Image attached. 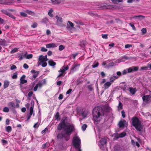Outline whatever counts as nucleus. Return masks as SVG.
Segmentation results:
<instances>
[{"mask_svg":"<svg viewBox=\"0 0 151 151\" xmlns=\"http://www.w3.org/2000/svg\"><path fill=\"white\" fill-rule=\"evenodd\" d=\"M42 83L40 81H39L34 88L33 89L34 91H36L37 89L38 88H41L42 86Z\"/></svg>","mask_w":151,"mask_h":151,"instance_id":"nucleus-10","label":"nucleus"},{"mask_svg":"<svg viewBox=\"0 0 151 151\" xmlns=\"http://www.w3.org/2000/svg\"><path fill=\"white\" fill-rule=\"evenodd\" d=\"M49 146V143L46 142L45 143L43 144L42 146V149H45L46 148L48 147Z\"/></svg>","mask_w":151,"mask_h":151,"instance_id":"nucleus-26","label":"nucleus"},{"mask_svg":"<svg viewBox=\"0 0 151 151\" xmlns=\"http://www.w3.org/2000/svg\"><path fill=\"white\" fill-rule=\"evenodd\" d=\"M132 125L134 126L136 129L141 132L142 129V127L141 124V121L137 117H133L132 118Z\"/></svg>","mask_w":151,"mask_h":151,"instance_id":"nucleus-3","label":"nucleus"},{"mask_svg":"<svg viewBox=\"0 0 151 151\" xmlns=\"http://www.w3.org/2000/svg\"><path fill=\"white\" fill-rule=\"evenodd\" d=\"M33 92L32 91H30L28 93V96L29 97H31L33 95Z\"/></svg>","mask_w":151,"mask_h":151,"instance_id":"nucleus-58","label":"nucleus"},{"mask_svg":"<svg viewBox=\"0 0 151 151\" xmlns=\"http://www.w3.org/2000/svg\"><path fill=\"white\" fill-rule=\"evenodd\" d=\"M59 118H60L59 113L58 112H57L56 113V114L55 116V119L57 120H59Z\"/></svg>","mask_w":151,"mask_h":151,"instance_id":"nucleus-35","label":"nucleus"},{"mask_svg":"<svg viewBox=\"0 0 151 151\" xmlns=\"http://www.w3.org/2000/svg\"><path fill=\"white\" fill-rule=\"evenodd\" d=\"M141 31L142 35H145L147 32V29L145 28H143Z\"/></svg>","mask_w":151,"mask_h":151,"instance_id":"nucleus-37","label":"nucleus"},{"mask_svg":"<svg viewBox=\"0 0 151 151\" xmlns=\"http://www.w3.org/2000/svg\"><path fill=\"white\" fill-rule=\"evenodd\" d=\"M47 57V55H45L44 56H43L42 55H40L39 56L38 58V60L40 61V62L38 63V65H40L41 63L43 61H46L48 60Z\"/></svg>","mask_w":151,"mask_h":151,"instance_id":"nucleus-7","label":"nucleus"},{"mask_svg":"<svg viewBox=\"0 0 151 151\" xmlns=\"http://www.w3.org/2000/svg\"><path fill=\"white\" fill-rule=\"evenodd\" d=\"M8 105L9 106H11L13 108L15 107V105L14 103L13 102H9L8 104Z\"/></svg>","mask_w":151,"mask_h":151,"instance_id":"nucleus-32","label":"nucleus"},{"mask_svg":"<svg viewBox=\"0 0 151 151\" xmlns=\"http://www.w3.org/2000/svg\"><path fill=\"white\" fill-rule=\"evenodd\" d=\"M32 54H30L27 55L26 57V58L27 59L31 58L32 57Z\"/></svg>","mask_w":151,"mask_h":151,"instance_id":"nucleus-50","label":"nucleus"},{"mask_svg":"<svg viewBox=\"0 0 151 151\" xmlns=\"http://www.w3.org/2000/svg\"><path fill=\"white\" fill-rule=\"evenodd\" d=\"M20 14L21 16L24 17L27 16V14L24 12H21L20 13Z\"/></svg>","mask_w":151,"mask_h":151,"instance_id":"nucleus-47","label":"nucleus"},{"mask_svg":"<svg viewBox=\"0 0 151 151\" xmlns=\"http://www.w3.org/2000/svg\"><path fill=\"white\" fill-rule=\"evenodd\" d=\"M62 129H64L65 132H62L59 133L57 135V138L60 139L64 138L66 141H68L70 139L71 134L75 130L74 126L73 124L68 123Z\"/></svg>","mask_w":151,"mask_h":151,"instance_id":"nucleus-1","label":"nucleus"},{"mask_svg":"<svg viewBox=\"0 0 151 151\" xmlns=\"http://www.w3.org/2000/svg\"><path fill=\"white\" fill-rule=\"evenodd\" d=\"M23 67L25 69H27L29 68V66L26 63L24 64Z\"/></svg>","mask_w":151,"mask_h":151,"instance_id":"nucleus-60","label":"nucleus"},{"mask_svg":"<svg viewBox=\"0 0 151 151\" xmlns=\"http://www.w3.org/2000/svg\"><path fill=\"white\" fill-rule=\"evenodd\" d=\"M132 45L131 44H126L125 45V48H127L129 47H132Z\"/></svg>","mask_w":151,"mask_h":151,"instance_id":"nucleus-53","label":"nucleus"},{"mask_svg":"<svg viewBox=\"0 0 151 151\" xmlns=\"http://www.w3.org/2000/svg\"><path fill=\"white\" fill-rule=\"evenodd\" d=\"M56 18L57 19V21L59 22H63L62 18L61 17H59L56 16Z\"/></svg>","mask_w":151,"mask_h":151,"instance_id":"nucleus-29","label":"nucleus"},{"mask_svg":"<svg viewBox=\"0 0 151 151\" xmlns=\"http://www.w3.org/2000/svg\"><path fill=\"white\" fill-rule=\"evenodd\" d=\"M3 111L5 112H8L9 111V109L7 107H5L4 108Z\"/></svg>","mask_w":151,"mask_h":151,"instance_id":"nucleus-40","label":"nucleus"},{"mask_svg":"<svg viewBox=\"0 0 151 151\" xmlns=\"http://www.w3.org/2000/svg\"><path fill=\"white\" fill-rule=\"evenodd\" d=\"M37 24L36 22H34L32 25L31 27L33 28H35L37 26Z\"/></svg>","mask_w":151,"mask_h":151,"instance_id":"nucleus-48","label":"nucleus"},{"mask_svg":"<svg viewBox=\"0 0 151 151\" xmlns=\"http://www.w3.org/2000/svg\"><path fill=\"white\" fill-rule=\"evenodd\" d=\"M53 12V10L52 9H50L48 12V15L51 17H53V15L52 14V13Z\"/></svg>","mask_w":151,"mask_h":151,"instance_id":"nucleus-34","label":"nucleus"},{"mask_svg":"<svg viewBox=\"0 0 151 151\" xmlns=\"http://www.w3.org/2000/svg\"><path fill=\"white\" fill-rule=\"evenodd\" d=\"M73 142V145L76 149H78V151H82L81 149V140L78 137H74Z\"/></svg>","mask_w":151,"mask_h":151,"instance_id":"nucleus-4","label":"nucleus"},{"mask_svg":"<svg viewBox=\"0 0 151 151\" xmlns=\"http://www.w3.org/2000/svg\"><path fill=\"white\" fill-rule=\"evenodd\" d=\"M17 51H18L17 48H15L11 51L10 53L11 54H13V53H14L17 52Z\"/></svg>","mask_w":151,"mask_h":151,"instance_id":"nucleus-45","label":"nucleus"},{"mask_svg":"<svg viewBox=\"0 0 151 151\" xmlns=\"http://www.w3.org/2000/svg\"><path fill=\"white\" fill-rule=\"evenodd\" d=\"M100 143L102 145L104 146L106 144V140L105 139L102 138L100 141Z\"/></svg>","mask_w":151,"mask_h":151,"instance_id":"nucleus-15","label":"nucleus"},{"mask_svg":"<svg viewBox=\"0 0 151 151\" xmlns=\"http://www.w3.org/2000/svg\"><path fill=\"white\" fill-rule=\"evenodd\" d=\"M99 65V63L97 62L96 64H93L92 65V66L93 68H95L97 67Z\"/></svg>","mask_w":151,"mask_h":151,"instance_id":"nucleus-49","label":"nucleus"},{"mask_svg":"<svg viewBox=\"0 0 151 151\" xmlns=\"http://www.w3.org/2000/svg\"><path fill=\"white\" fill-rule=\"evenodd\" d=\"M32 102L33 103V104L32 105L31 107L30 108V113L29 114H30V115H32L33 113V108L34 107V103L33 101H32ZM32 101H31V103L32 104Z\"/></svg>","mask_w":151,"mask_h":151,"instance_id":"nucleus-16","label":"nucleus"},{"mask_svg":"<svg viewBox=\"0 0 151 151\" xmlns=\"http://www.w3.org/2000/svg\"><path fill=\"white\" fill-rule=\"evenodd\" d=\"M145 17V16L142 15L134 16L133 17V18H137L139 19H142Z\"/></svg>","mask_w":151,"mask_h":151,"instance_id":"nucleus-23","label":"nucleus"},{"mask_svg":"<svg viewBox=\"0 0 151 151\" xmlns=\"http://www.w3.org/2000/svg\"><path fill=\"white\" fill-rule=\"evenodd\" d=\"M46 61H43L41 63V64L42 66V67H45L47 65V63L46 62Z\"/></svg>","mask_w":151,"mask_h":151,"instance_id":"nucleus-39","label":"nucleus"},{"mask_svg":"<svg viewBox=\"0 0 151 151\" xmlns=\"http://www.w3.org/2000/svg\"><path fill=\"white\" fill-rule=\"evenodd\" d=\"M75 22L77 24H79L80 25H83L84 24V23L80 21H75Z\"/></svg>","mask_w":151,"mask_h":151,"instance_id":"nucleus-42","label":"nucleus"},{"mask_svg":"<svg viewBox=\"0 0 151 151\" xmlns=\"http://www.w3.org/2000/svg\"><path fill=\"white\" fill-rule=\"evenodd\" d=\"M139 68L137 66H132L128 68V72L131 73L134 71H137Z\"/></svg>","mask_w":151,"mask_h":151,"instance_id":"nucleus-9","label":"nucleus"},{"mask_svg":"<svg viewBox=\"0 0 151 151\" xmlns=\"http://www.w3.org/2000/svg\"><path fill=\"white\" fill-rule=\"evenodd\" d=\"M17 75L18 74L17 73H14L12 76V78L13 79H16L17 78Z\"/></svg>","mask_w":151,"mask_h":151,"instance_id":"nucleus-41","label":"nucleus"},{"mask_svg":"<svg viewBox=\"0 0 151 151\" xmlns=\"http://www.w3.org/2000/svg\"><path fill=\"white\" fill-rule=\"evenodd\" d=\"M25 56V55H24V56H23L22 54L18 53V57L19 58V60H22V59Z\"/></svg>","mask_w":151,"mask_h":151,"instance_id":"nucleus-30","label":"nucleus"},{"mask_svg":"<svg viewBox=\"0 0 151 151\" xmlns=\"http://www.w3.org/2000/svg\"><path fill=\"white\" fill-rule=\"evenodd\" d=\"M68 23H69L70 26L72 28H74V24L72 23L71 22H70V21H68Z\"/></svg>","mask_w":151,"mask_h":151,"instance_id":"nucleus-38","label":"nucleus"},{"mask_svg":"<svg viewBox=\"0 0 151 151\" xmlns=\"http://www.w3.org/2000/svg\"><path fill=\"white\" fill-rule=\"evenodd\" d=\"M119 135L120 137L121 138L125 137L126 135V134L125 132H123L120 133Z\"/></svg>","mask_w":151,"mask_h":151,"instance_id":"nucleus-33","label":"nucleus"},{"mask_svg":"<svg viewBox=\"0 0 151 151\" xmlns=\"http://www.w3.org/2000/svg\"><path fill=\"white\" fill-rule=\"evenodd\" d=\"M63 95L62 94H60L58 97V99L59 100L62 99L63 98Z\"/></svg>","mask_w":151,"mask_h":151,"instance_id":"nucleus-63","label":"nucleus"},{"mask_svg":"<svg viewBox=\"0 0 151 151\" xmlns=\"http://www.w3.org/2000/svg\"><path fill=\"white\" fill-rule=\"evenodd\" d=\"M39 72H37V73L33 74L32 77H31L30 79L33 80H34L35 78L38 76Z\"/></svg>","mask_w":151,"mask_h":151,"instance_id":"nucleus-20","label":"nucleus"},{"mask_svg":"<svg viewBox=\"0 0 151 151\" xmlns=\"http://www.w3.org/2000/svg\"><path fill=\"white\" fill-rule=\"evenodd\" d=\"M114 63L113 62H111V63H109L108 64L109 66V67H112L114 65Z\"/></svg>","mask_w":151,"mask_h":151,"instance_id":"nucleus-59","label":"nucleus"},{"mask_svg":"<svg viewBox=\"0 0 151 151\" xmlns=\"http://www.w3.org/2000/svg\"><path fill=\"white\" fill-rule=\"evenodd\" d=\"M48 63L50 66H54L56 64V63L53 61L52 60H49Z\"/></svg>","mask_w":151,"mask_h":151,"instance_id":"nucleus-17","label":"nucleus"},{"mask_svg":"<svg viewBox=\"0 0 151 151\" xmlns=\"http://www.w3.org/2000/svg\"><path fill=\"white\" fill-rule=\"evenodd\" d=\"M8 11V10L7 9L6 10L3 9L1 10V11L2 13L8 16L9 14H10V13Z\"/></svg>","mask_w":151,"mask_h":151,"instance_id":"nucleus-24","label":"nucleus"},{"mask_svg":"<svg viewBox=\"0 0 151 151\" xmlns=\"http://www.w3.org/2000/svg\"><path fill=\"white\" fill-rule=\"evenodd\" d=\"M122 57L123 58H124L127 60L131 59V57H128L126 55H124Z\"/></svg>","mask_w":151,"mask_h":151,"instance_id":"nucleus-55","label":"nucleus"},{"mask_svg":"<svg viewBox=\"0 0 151 151\" xmlns=\"http://www.w3.org/2000/svg\"><path fill=\"white\" fill-rule=\"evenodd\" d=\"M6 40L4 39H0V45L3 46H4L6 45Z\"/></svg>","mask_w":151,"mask_h":151,"instance_id":"nucleus-21","label":"nucleus"},{"mask_svg":"<svg viewBox=\"0 0 151 151\" xmlns=\"http://www.w3.org/2000/svg\"><path fill=\"white\" fill-rule=\"evenodd\" d=\"M26 76L25 75H22L20 79V83L22 84H23L26 83L27 82V81L26 80H25L24 78Z\"/></svg>","mask_w":151,"mask_h":151,"instance_id":"nucleus-11","label":"nucleus"},{"mask_svg":"<svg viewBox=\"0 0 151 151\" xmlns=\"http://www.w3.org/2000/svg\"><path fill=\"white\" fill-rule=\"evenodd\" d=\"M104 110L101 107L98 106L94 108L93 110V120L97 123H99L103 119L104 115Z\"/></svg>","mask_w":151,"mask_h":151,"instance_id":"nucleus-2","label":"nucleus"},{"mask_svg":"<svg viewBox=\"0 0 151 151\" xmlns=\"http://www.w3.org/2000/svg\"><path fill=\"white\" fill-rule=\"evenodd\" d=\"M26 12L28 14L31 15H32L33 13V12L32 11H29V10H27Z\"/></svg>","mask_w":151,"mask_h":151,"instance_id":"nucleus-56","label":"nucleus"},{"mask_svg":"<svg viewBox=\"0 0 151 151\" xmlns=\"http://www.w3.org/2000/svg\"><path fill=\"white\" fill-rule=\"evenodd\" d=\"M80 65V64L74 63L72 66L70 70V73H73L75 71L77 70L78 69Z\"/></svg>","mask_w":151,"mask_h":151,"instance_id":"nucleus-6","label":"nucleus"},{"mask_svg":"<svg viewBox=\"0 0 151 151\" xmlns=\"http://www.w3.org/2000/svg\"><path fill=\"white\" fill-rule=\"evenodd\" d=\"M67 117H63L60 121V122L57 127V130L59 131L61 130L63 127L67 125L68 123L66 122Z\"/></svg>","mask_w":151,"mask_h":151,"instance_id":"nucleus-5","label":"nucleus"},{"mask_svg":"<svg viewBox=\"0 0 151 151\" xmlns=\"http://www.w3.org/2000/svg\"><path fill=\"white\" fill-rule=\"evenodd\" d=\"M56 47V45L54 43H50L49 44H47L46 45V47L47 48L54 47Z\"/></svg>","mask_w":151,"mask_h":151,"instance_id":"nucleus-18","label":"nucleus"},{"mask_svg":"<svg viewBox=\"0 0 151 151\" xmlns=\"http://www.w3.org/2000/svg\"><path fill=\"white\" fill-rule=\"evenodd\" d=\"M65 48L62 45H60L59 47V50L60 51H62Z\"/></svg>","mask_w":151,"mask_h":151,"instance_id":"nucleus-46","label":"nucleus"},{"mask_svg":"<svg viewBox=\"0 0 151 151\" xmlns=\"http://www.w3.org/2000/svg\"><path fill=\"white\" fill-rule=\"evenodd\" d=\"M8 16L13 19H16L15 17L11 13H10Z\"/></svg>","mask_w":151,"mask_h":151,"instance_id":"nucleus-51","label":"nucleus"},{"mask_svg":"<svg viewBox=\"0 0 151 151\" xmlns=\"http://www.w3.org/2000/svg\"><path fill=\"white\" fill-rule=\"evenodd\" d=\"M40 50L42 52H46L47 51V49L44 47H42Z\"/></svg>","mask_w":151,"mask_h":151,"instance_id":"nucleus-54","label":"nucleus"},{"mask_svg":"<svg viewBox=\"0 0 151 151\" xmlns=\"http://www.w3.org/2000/svg\"><path fill=\"white\" fill-rule=\"evenodd\" d=\"M11 3L10 1H3V0H0V4H6L9 5V4Z\"/></svg>","mask_w":151,"mask_h":151,"instance_id":"nucleus-22","label":"nucleus"},{"mask_svg":"<svg viewBox=\"0 0 151 151\" xmlns=\"http://www.w3.org/2000/svg\"><path fill=\"white\" fill-rule=\"evenodd\" d=\"M111 85V83L110 82H107L105 83L104 85V88L105 90L108 89Z\"/></svg>","mask_w":151,"mask_h":151,"instance_id":"nucleus-12","label":"nucleus"},{"mask_svg":"<svg viewBox=\"0 0 151 151\" xmlns=\"http://www.w3.org/2000/svg\"><path fill=\"white\" fill-rule=\"evenodd\" d=\"M87 127V125L86 124H83L82 125L81 129L83 131H84L86 129V128Z\"/></svg>","mask_w":151,"mask_h":151,"instance_id":"nucleus-36","label":"nucleus"},{"mask_svg":"<svg viewBox=\"0 0 151 151\" xmlns=\"http://www.w3.org/2000/svg\"><path fill=\"white\" fill-rule=\"evenodd\" d=\"M39 126V125H38L37 123H36L33 126V127H34L35 128H37Z\"/></svg>","mask_w":151,"mask_h":151,"instance_id":"nucleus-64","label":"nucleus"},{"mask_svg":"<svg viewBox=\"0 0 151 151\" xmlns=\"http://www.w3.org/2000/svg\"><path fill=\"white\" fill-rule=\"evenodd\" d=\"M6 130L7 132H10L12 130V127L10 126H8L6 127Z\"/></svg>","mask_w":151,"mask_h":151,"instance_id":"nucleus-31","label":"nucleus"},{"mask_svg":"<svg viewBox=\"0 0 151 151\" xmlns=\"http://www.w3.org/2000/svg\"><path fill=\"white\" fill-rule=\"evenodd\" d=\"M129 91L130 93L132 94H134L136 92V88H133L132 87H130L129 88Z\"/></svg>","mask_w":151,"mask_h":151,"instance_id":"nucleus-13","label":"nucleus"},{"mask_svg":"<svg viewBox=\"0 0 151 151\" xmlns=\"http://www.w3.org/2000/svg\"><path fill=\"white\" fill-rule=\"evenodd\" d=\"M10 119H6V123L7 125H8L9 124Z\"/></svg>","mask_w":151,"mask_h":151,"instance_id":"nucleus-61","label":"nucleus"},{"mask_svg":"<svg viewBox=\"0 0 151 151\" xmlns=\"http://www.w3.org/2000/svg\"><path fill=\"white\" fill-rule=\"evenodd\" d=\"M123 105L122 102L120 101H119L118 109L119 110L122 109H123Z\"/></svg>","mask_w":151,"mask_h":151,"instance_id":"nucleus-27","label":"nucleus"},{"mask_svg":"<svg viewBox=\"0 0 151 151\" xmlns=\"http://www.w3.org/2000/svg\"><path fill=\"white\" fill-rule=\"evenodd\" d=\"M102 37L104 39H107L108 38L107 35L102 34Z\"/></svg>","mask_w":151,"mask_h":151,"instance_id":"nucleus-57","label":"nucleus"},{"mask_svg":"<svg viewBox=\"0 0 151 151\" xmlns=\"http://www.w3.org/2000/svg\"><path fill=\"white\" fill-rule=\"evenodd\" d=\"M129 25L132 27V29L134 30V31H135L136 30V28L135 27V26H134V25L132 24V23H129Z\"/></svg>","mask_w":151,"mask_h":151,"instance_id":"nucleus-44","label":"nucleus"},{"mask_svg":"<svg viewBox=\"0 0 151 151\" xmlns=\"http://www.w3.org/2000/svg\"><path fill=\"white\" fill-rule=\"evenodd\" d=\"M128 72V68L126 70H124L122 72V74L123 75H125L127 73H129Z\"/></svg>","mask_w":151,"mask_h":151,"instance_id":"nucleus-43","label":"nucleus"},{"mask_svg":"<svg viewBox=\"0 0 151 151\" xmlns=\"http://www.w3.org/2000/svg\"><path fill=\"white\" fill-rule=\"evenodd\" d=\"M62 68L63 69V70H65V71L69 69V67L68 65H67L65 67L64 66H63V67Z\"/></svg>","mask_w":151,"mask_h":151,"instance_id":"nucleus-52","label":"nucleus"},{"mask_svg":"<svg viewBox=\"0 0 151 151\" xmlns=\"http://www.w3.org/2000/svg\"><path fill=\"white\" fill-rule=\"evenodd\" d=\"M111 1L113 3L116 4L123 1L122 0H111Z\"/></svg>","mask_w":151,"mask_h":151,"instance_id":"nucleus-28","label":"nucleus"},{"mask_svg":"<svg viewBox=\"0 0 151 151\" xmlns=\"http://www.w3.org/2000/svg\"><path fill=\"white\" fill-rule=\"evenodd\" d=\"M126 122L125 120H124L123 121H119V127H124V124Z\"/></svg>","mask_w":151,"mask_h":151,"instance_id":"nucleus-14","label":"nucleus"},{"mask_svg":"<svg viewBox=\"0 0 151 151\" xmlns=\"http://www.w3.org/2000/svg\"><path fill=\"white\" fill-rule=\"evenodd\" d=\"M9 82L7 81L6 80L4 81V88H7L9 86Z\"/></svg>","mask_w":151,"mask_h":151,"instance_id":"nucleus-19","label":"nucleus"},{"mask_svg":"<svg viewBox=\"0 0 151 151\" xmlns=\"http://www.w3.org/2000/svg\"><path fill=\"white\" fill-rule=\"evenodd\" d=\"M53 4H59L61 2L60 0H51Z\"/></svg>","mask_w":151,"mask_h":151,"instance_id":"nucleus-25","label":"nucleus"},{"mask_svg":"<svg viewBox=\"0 0 151 151\" xmlns=\"http://www.w3.org/2000/svg\"><path fill=\"white\" fill-rule=\"evenodd\" d=\"M17 68V67L16 66V65H12L10 68V69L11 70H13L14 69H16Z\"/></svg>","mask_w":151,"mask_h":151,"instance_id":"nucleus-62","label":"nucleus"},{"mask_svg":"<svg viewBox=\"0 0 151 151\" xmlns=\"http://www.w3.org/2000/svg\"><path fill=\"white\" fill-rule=\"evenodd\" d=\"M150 98L151 96L150 95H146L143 96L142 99L143 101L147 103Z\"/></svg>","mask_w":151,"mask_h":151,"instance_id":"nucleus-8","label":"nucleus"}]
</instances>
